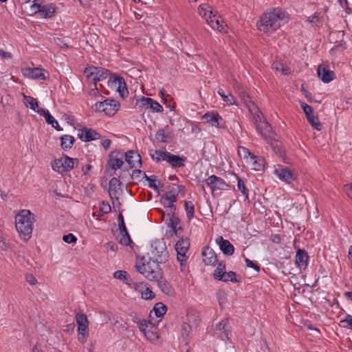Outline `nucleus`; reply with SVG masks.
Segmentation results:
<instances>
[{
    "label": "nucleus",
    "instance_id": "28",
    "mask_svg": "<svg viewBox=\"0 0 352 352\" xmlns=\"http://www.w3.org/2000/svg\"><path fill=\"white\" fill-rule=\"evenodd\" d=\"M157 281V286L162 293L170 296L175 294V289L169 282L161 278Z\"/></svg>",
    "mask_w": 352,
    "mask_h": 352
},
{
    "label": "nucleus",
    "instance_id": "25",
    "mask_svg": "<svg viewBox=\"0 0 352 352\" xmlns=\"http://www.w3.org/2000/svg\"><path fill=\"white\" fill-rule=\"evenodd\" d=\"M246 106L252 117L254 123L260 122V120L263 119L262 113L259 110L258 107L252 101L250 100L249 102L246 104Z\"/></svg>",
    "mask_w": 352,
    "mask_h": 352
},
{
    "label": "nucleus",
    "instance_id": "31",
    "mask_svg": "<svg viewBox=\"0 0 352 352\" xmlns=\"http://www.w3.org/2000/svg\"><path fill=\"white\" fill-rule=\"evenodd\" d=\"M250 161L252 162V169L255 170H261L265 166V160L261 157L252 155Z\"/></svg>",
    "mask_w": 352,
    "mask_h": 352
},
{
    "label": "nucleus",
    "instance_id": "53",
    "mask_svg": "<svg viewBox=\"0 0 352 352\" xmlns=\"http://www.w3.org/2000/svg\"><path fill=\"white\" fill-rule=\"evenodd\" d=\"M120 243L122 245H129L131 243H133L128 231L121 233Z\"/></svg>",
    "mask_w": 352,
    "mask_h": 352
},
{
    "label": "nucleus",
    "instance_id": "3",
    "mask_svg": "<svg viewBox=\"0 0 352 352\" xmlns=\"http://www.w3.org/2000/svg\"><path fill=\"white\" fill-rule=\"evenodd\" d=\"M34 217V214L29 210H22L16 215L15 226L20 237L24 241H28L32 236Z\"/></svg>",
    "mask_w": 352,
    "mask_h": 352
},
{
    "label": "nucleus",
    "instance_id": "2",
    "mask_svg": "<svg viewBox=\"0 0 352 352\" xmlns=\"http://www.w3.org/2000/svg\"><path fill=\"white\" fill-rule=\"evenodd\" d=\"M286 18V13L281 8L270 9L261 17L258 28L265 33L272 32L280 27V22Z\"/></svg>",
    "mask_w": 352,
    "mask_h": 352
},
{
    "label": "nucleus",
    "instance_id": "8",
    "mask_svg": "<svg viewBox=\"0 0 352 352\" xmlns=\"http://www.w3.org/2000/svg\"><path fill=\"white\" fill-rule=\"evenodd\" d=\"M168 217V222L167 223L168 227L171 228V230L168 232L170 236L173 234L179 237L181 232L183 231L182 226H179L180 223V219L177 216L175 212H167Z\"/></svg>",
    "mask_w": 352,
    "mask_h": 352
},
{
    "label": "nucleus",
    "instance_id": "30",
    "mask_svg": "<svg viewBox=\"0 0 352 352\" xmlns=\"http://www.w3.org/2000/svg\"><path fill=\"white\" fill-rule=\"evenodd\" d=\"M60 146L63 149L67 150L72 147L75 139L72 135H64L60 137Z\"/></svg>",
    "mask_w": 352,
    "mask_h": 352
},
{
    "label": "nucleus",
    "instance_id": "61",
    "mask_svg": "<svg viewBox=\"0 0 352 352\" xmlns=\"http://www.w3.org/2000/svg\"><path fill=\"white\" fill-rule=\"evenodd\" d=\"M111 210V206L108 203L102 201L100 204V212H102V214H108Z\"/></svg>",
    "mask_w": 352,
    "mask_h": 352
},
{
    "label": "nucleus",
    "instance_id": "62",
    "mask_svg": "<svg viewBox=\"0 0 352 352\" xmlns=\"http://www.w3.org/2000/svg\"><path fill=\"white\" fill-rule=\"evenodd\" d=\"M245 263H246V265L248 267H251V268H253L254 269L256 272H259L260 270V267L259 265L253 262L252 261L250 260L249 258H245Z\"/></svg>",
    "mask_w": 352,
    "mask_h": 352
},
{
    "label": "nucleus",
    "instance_id": "9",
    "mask_svg": "<svg viewBox=\"0 0 352 352\" xmlns=\"http://www.w3.org/2000/svg\"><path fill=\"white\" fill-rule=\"evenodd\" d=\"M254 125L256 131L264 140H269L274 138V133L270 124L265 120L263 119L254 123Z\"/></svg>",
    "mask_w": 352,
    "mask_h": 352
},
{
    "label": "nucleus",
    "instance_id": "1",
    "mask_svg": "<svg viewBox=\"0 0 352 352\" xmlns=\"http://www.w3.org/2000/svg\"><path fill=\"white\" fill-rule=\"evenodd\" d=\"M156 249L160 248V254L155 259L149 258L146 262L136 264L135 267L138 272L143 274L149 280H158L162 277V272L160 263H165L168 258L166 244L164 241L155 243Z\"/></svg>",
    "mask_w": 352,
    "mask_h": 352
},
{
    "label": "nucleus",
    "instance_id": "46",
    "mask_svg": "<svg viewBox=\"0 0 352 352\" xmlns=\"http://www.w3.org/2000/svg\"><path fill=\"white\" fill-rule=\"evenodd\" d=\"M185 210L187 213L188 218L190 220L194 217L195 206L190 201H186L184 202Z\"/></svg>",
    "mask_w": 352,
    "mask_h": 352
},
{
    "label": "nucleus",
    "instance_id": "57",
    "mask_svg": "<svg viewBox=\"0 0 352 352\" xmlns=\"http://www.w3.org/2000/svg\"><path fill=\"white\" fill-rule=\"evenodd\" d=\"M145 179L148 182V186L153 188L155 191H158V186L155 184V176L152 175L151 177L145 176Z\"/></svg>",
    "mask_w": 352,
    "mask_h": 352
},
{
    "label": "nucleus",
    "instance_id": "55",
    "mask_svg": "<svg viewBox=\"0 0 352 352\" xmlns=\"http://www.w3.org/2000/svg\"><path fill=\"white\" fill-rule=\"evenodd\" d=\"M342 327L352 329V316L346 315L344 320L340 321Z\"/></svg>",
    "mask_w": 352,
    "mask_h": 352
},
{
    "label": "nucleus",
    "instance_id": "5",
    "mask_svg": "<svg viewBox=\"0 0 352 352\" xmlns=\"http://www.w3.org/2000/svg\"><path fill=\"white\" fill-rule=\"evenodd\" d=\"M120 104L115 100L107 99L102 102H96L94 105L96 111L104 112L109 116H113L120 109Z\"/></svg>",
    "mask_w": 352,
    "mask_h": 352
},
{
    "label": "nucleus",
    "instance_id": "6",
    "mask_svg": "<svg viewBox=\"0 0 352 352\" xmlns=\"http://www.w3.org/2000/svg\"><path fill=\"white\" fill-rule=\"evenodd\" d=\"M189 247L190 241L187 237H182L175 244V250L177 253V259L182 266L186 264L188 259L186 252H188Z\"/></svg>",
    "mask_w": 352,
    "mask_h": 352
},
{
    "label": "nucleus",
    "instance_id": "43",
    "mask_svg": "<svg viewBox=\"0 0 352 352\" xmlns=\"http://www.w3.org/2000/svg\"><path fill=\"white\" fill-rule=\"evenodd\" d=\"M218 94L221 96L223 100L228 104H234L236 103L234 97L230 94H226L222 89L218 90Z\"/></svg>",
    "mask_w": 352,
    "mask_h": 352
},
{
    "label": "nucleus",
    "instance_id": "37",
    "mask_svg": "<svg viewBox=\"0 0 352 352\" xmlns=\"http://www.w3.org/2000/svg\"><path fill=\"white\" fill-rule=\"evenodd\" d=\"M218 280H221L223 282L231 281L232 283H239L240 281L238 278H236V273L232 271L225 272L223 274L222 278L220 277Z\"/></svg>",
    "mask_w": 352,
    "mask_h": 352
},
{
    "label": "nucleus",
    "instance_id": "44",
    "mask_svg": "<svg viewBox=\"0 0 352 352\" xmlns=\"http://www.w3.org/2000/svg\"><path fill=\"white\" fill-rule=\"evenodd\" d=\"M63 157L60 159H56L53 160L51 163L52 168L54 170L63 173Z\"/></svg>",
    "mask_w": 352,
    "mask_h": 352
},
{
    "label": "nucleus",
    "instance_id": "35",
    "mask_svg": "<svg viewBox=\"0 0 352 352\" xmlns=\"http://www.w3.org/2000/svg\"><path fill=\"white\" fill-rule=\"evenodd\" d=\"M198 12L199 15L206 20L208 19L209 15L213 14L211 7L207 3L200 5L198 8Z\"/></svg>",
    "mask_w": 352,
    "mask_h": 352
},
{
    "label": "nucleus",
    "instance_id": "41",
    "mask_svg": "<svg viewBox=\"0 0 352 352\" xmlns=\"http://www.w3.org/2000/svg\"><path fill=\"white\" fill-rule=\"evenodd\" d=\"M75 318H76V321L78 326H83L85 324L89 325V321L87 320V317L86 314H85L82 311L76 312Z\"/></svg>",
    "mask_w": 352,
    "mask_h": 352
},
{
    "label": "nucleus",
    "instance_id": "48",
    "mask_svg": "<svg viewBox=\"0 0 352 352\" xmlns=\"http://www.w3.org/2000/svg\"><path fill=\"white\" fill-rule=\"evenodd\" d=\"M273 69L280 71L281 73L284 75H287L290 73V68L286 66H284L282 63H274L273 64Z\"/></svg>",
    "mask_w": 352,
    "mask_h": 352
},
{
    "label": "nucleus",
    "instance_id": "27",
    "mask_svg": "<svg viewBox=\"0 0 352 352\" xmlns=\"http://www.w3.org/2000/svg\"><path fill=\"white\" fill-rule=\"evenodd\" d=\"M228 324V319L224 318L217 325V329L221 332V336L223 340L230 338L229 334L230 333V329Z\"/></svg>",
    "mask_w": 352,
    "mask_h": 352
},
{
    "label": "nucleus",
    "instance_id": "19",
    "mask_svg": "<svg viewBox=\"0 0 352 352\" xmlns=\"http://www.w3.org/2000/svg\"><path fill=\"white\" fill-rule=\"evenodd\" d=\"M113 276L117 279L122 280L126 285L130 287H133L135 289L142 285V283H133V280L130 278V276H129L127 272L124 270H118L115 272Z\"/></svg>",
    "mask_w": 352,
    "mask_h": 352
},
{
    "label": "nucleus",
    "instance_id": "52",
    "mask_svg": "<svg viewBox=\"0 0 352 352\" xmlns=\"http://www.w3.org/2000/svg\"><path fill=\"white\" fill-rule=\"evenodd\" d=\"M124 162L122 159L113 158L111 159L109 162V166L112 168V169L117 170L120 168L123 165Z\"/></svg>",
    "mask_w": 352,
    "mask_h": 352
},
{
    "label": "nucleus",
    "instance_id": "45",
    "mask_svg": "<svg viewBox=\"0 0 352 352\" xmlns=\"http://www.w3.org/2000/svg\"><path fill=\"white\" fill-rule=\"evenodd\" d=\"M226 270V264L223 262H219L217 269L214 270L213 276L216 280H219V278H222L223 274H224Z\"/></svg>",
    "mask_w": 352,
    "mask_h": 352
},
{
    "label": "nucleus",
    "instance_id": "21",
    "mask_svg": "<svg viewBox=\"0 0 352 352\" xmlns=\"http://www.w3.org/2000/svg\"><path fill=\"white\" fill-rule=\"evenodd\" d=\"M216 243L224 254L232 255L234 254V248L229 241L224 239L222 236H218L216 239Z\"/></svg>",
    "mask_w": 352,
    "mask_h": 352
},
{
    "label": "nucleus",
    "instance_id": "63",
    "mask_svg": "<svg viewBox=\"0 0 352 352\" xmlns=\"http://www.w3.org/2000/svg\"><path fill=\"white\" fill-rule=\"evenodd\" d=\"M63 240L67 243H75L77 239L73 234L70 233L67 235H64L63 237Z\"/></svg>",
    "mask_w": 352,
    "mask_h": 352
},
{
    "label": "nucleus",
    "instance_id": "22",
    "mask_svg": "<svg viewBox=\"0 0 352 352\" xmlns=\"http://www.w3.org/2000/svg\"><path fill=\"white\" fill-rule=\"evenodd\" d=\"M125 160L131 168L135 166V164H142L141 157L140 154L133 150L128 151L125 153Z\"/></svg>",
    "mask_w": 352,
    "mask_h": 352
},
{
    "label": "nucleus",
    "instance_id": "56",
    "mask_svg": "<svg viewBox=\"0 0 352 352\" xmlns=\"http://www.w3.org/2000/svg\"><path fill=\"white\" fill-rule=\"evenodd\" d=\"M163 197H164L166 200H168L173 204L177 200V195L175 191L173 190L166 192Z\"/></svg>",
    "mask_w": 352,
    "mask_h": 352
},
{
    "label": "nucleus",
    "instance_id": "58",
    "mask_svg": "<svg viewBox=\"0 0 352 352\" xmlns=\"http://www.w3.org/2000/svg\"><path fill=\"white\" fill-rule=\"evenodd\" d=\"M154 297V293L148 287L142 292V298L144 300H151Z\"/></svg>",
    "mask_w": 352,
    "mask_h": 352
},
{
    "label": "nucleus",
    "instance_id": "7",
    "mask_svg": "<svg viewBox=\"0 0 352 352\" xmlns=\"http://www.w3.org/2000/svg\"><path fill=\"white\" fill-rule=\"evenodd\" d=\"M201 119L204 122L208 123L212 126L223 129L226 128L225 120L217 111H208L202 116Z\"/></svg>",
    "mask_w": 352,
    "mask_h": 352
},
{
    "label": "nucleus",
    "instance_id": "4",
    "mask_svg": "<svg viewBox=\"0 0 352 352\" xmlns=\"http://www.w3.org/2000/svg\"><path fill=\"white\" fill-rule=\"evenodd\" d=\"M109 71L104 68L96 67H88L84 70V74L88 80L93 81L94 85H96L98 82L106 79L109 75Z\"/></svg>",
    "mask_w": 352,
    "mask_h": 352
},
{
    "label": "nucleus",
    "instance_id": "64",
    "mask_svg": "<svg viewBox=\"0 0 352 352\" xmlns=\"http://www.w3.org/2000/svg\"><path fill=\"white\" fill-rule=\"evenodd\" d=\"M43 5L42 4V0H34L32 5V8L34 10H41Z\"/></svg>",
    "mask_w": 352,
    "mask_h": 352
},
{
    "label": "nucleus",
    "instance_id": "54",
    "mask_svg": "<svg viewBox=\"0 0 352 352\" xmlns=\"http://www.w3.org/2000/svg\"><path fill=\"white\" fill-rule=\"evenodd\" d=\"M191 331V327L187 322H184L182 325V336L184 339L187 338Z\"/></svg>",
    "mask_w": 352,
    "mask_h": 352
},
{
    "label": "nucleus",
    "instance_id": "47",
    "mask_svg": "<svg viewBox=\"0 0 352 352\" xmlns=\"http://www.w3.org/2000/svg\"><path fill=\"white\" fill-rule=\"evenodd\" d=\"M122 77L120 76H117L116 74H111L108 80V85L112 89L117 90L118 86V82L120 79H122Z\"/></svg>",
    "mask_w": 352,
    "mask_h": 352
},
{
    "label": "nucleus",
    "instance_id": "23",
    "mask_svg": "<svg viewBox=\"0 0 352 352\" xmlns=\"http://www.w3.org/2000/svg\"><path fill=\"white\" fill-rule=\"evenodd\" d=\"M56 10L55 4L48 3L43 5L41 10H35L34 13H40L43 18L47 19L54 16Z\"/></svg>",
    "mask_w": 352,
    "mask_h": 352
},
{
    "label": "nucleus",
    "instance_id": "20",
    "mask_svg": "<svg viewBox=\"0 0 352 352\" xmlns=\"http://www.w3.org/2000/svg\"><path fill=\"white\" fill-rule=\"evenodd\" d=\"M120 190H121L120 181L116 177L111 178L109 183V194L111 199L118 200V195Z\"/></svg>",
    "mask_w": 352,
    "mask_h": 352
},
{
    "label": "nucleus",
    "instance_id": "34",
    "mask_svg": "<svg viewBox=\"0 0 352 352\" xmlns=\"http://www.w3.org/2000/svg\"><path fill=\"white\" fill-rule=\"evenodd\" d=\"M168 151H166L164 148L162 150H151L150 155L153 160H155L157 162H160L161 161L165 160V155L167 154Z\"/></svg>",
    "mask_w": 352,
    "mask_h": 352
},
{
    "label": "nucleus",
    "instance_id": "60",
    "mask_svg": "<svg viewBox=\"0 0 352 352\" xmlns=\"http://www.w3.org/2000/svg\"><path fill=\"white\" fill-rule=\"evenodd\" d=\"M149 325H151V323L150 322L146 321V320H140L138 322V327L140 330L144 333H145V331H147L146 329L148 327Z\"/></svg>",
    "mask_w": 352,
    "mask_h": 352
},
{
    "label": "nucleus",
    "instance_id": "32",
    "mask_svg": "<svg viewBox=\"0 0 352 352\" xmlns=\"http://www.w3.org/2000/svg\"><path fill=\"white\" fill-rule=\"evenodd\" d=\"M88 328H89L88 324H85L83 326H78V329H77L78 333V339L82 344L85 343L87 340V338L89 336Z\"/></svg>",
    "mask_w": 352,
    "mask_h": 352
},
{
    "label": "nucleus",
    "instance_id": "16",
    "mask_svg": "<svg viewBox=\"0 0 352 352\" xmlns=\"http://www.w3.org/2000/svg\"><path fill=\"white\" fill-rule=\"evenodd\" d=\"M203 261L206 265H215L217 262V256L214 251L209 247H205L201 253Z\"/></svg>",
    "mask_w": 352,
    "mask_h": 352
},
{
    "label": "nucleus",
    "instance_id": "10",
    "mask_svg": "<svg viewBox=\"0 0 352 352\" xmlns=\"http://www.w3.org/2000/svg\"><path fill=\"white\" fill-rule=\"evenodd\" d=\"M274 172L281 181L287 184H290L296 179L294 172L287 167L279 166Z\"/></svg>",
    "mask_w": 352,
    "mask_h": 352
},
{
    "label": "nucleus",
    "instance_id": "59",
    "mask_svg": "<svg viewBox=\"0 0 352 352\" xmlns=\"http://www.w3.org/2000/svg\"><path fill=\"white\" fill-rule=\"evenodd\" d=\"M300 107L303 109V111L306 117L309 115L312 114L314 112L313 108L305 102H300Z\"/></svg>",
    "mask_w": 352,
    "mask_h": 352
},
{
    "label": "nucleus",
    "instance_id": "39",
    "mask_svg": "<svg viewBox=\"0 0 352 352\" xmlns=\"http://www.w3.org/2000/svg\"><path fill=\"white\" fill-rule=\"evenodd\" d=\"M306 118L314 129L318 131H320L322 129V124L319 121L318 118L315 116L314 113L307 116Z\"/></svg>",
    "mask_w": 352,
    "mask_h": 352
},
{
    "label": "nucleus",
    "instance_id": "36",
    "mask_svg": "<svg viewBox=\"0 0 352 352\" xmlns=\"http://www.w3.org/2000/svg\"><path fill=\"white\" fill-rule=\"evenodd\" d=\"M116 91L118 92L119 95L122 98H126L129 94L128 89L123 77L122 79H120V81L118 82V86Z\"/></svg>",
    "mask_w": 352,
    "mask_h": 352
},
{
    "label": "nucleus",
    "instance_id": "17",
    "mask_svg": "<svg viewBox=\"0 0 352 352\" xmlns=\"http://www.w3.org/2000/svg\"><path fill=\"white\" fill-rule=\"evenodd\" d=\"M80 132L78 134V138L85 142H90L100 138V134L93 129L83 127L81 129Z\"/></svg>",
    "mask_w": 352,
    "mask_h": 352
},
{
    "label": "nucleus",
    "instance_id": "49",
    "mask_svg": "<svg viewBox=\"0 0 352 352\" xmlns=\"http://www.w3.org/2000/svg\"><path fill=\"white\" fill-rule=\"evenodd\" d=\"M144 334L152 342H157L160 338L157 332L155 331L148 330Z\"/></svg>",
    "mask_w": 352,
    "mask_h": 352
},
{
    "label": "nucleus",
    "instance_id": "12",
    "mask_svg": "<svg viewBox=\"0 0 352 352\" xmlns=\"http://www.w3.org/2000/svg\"><path fill=\"white\" fill-rule=\"evenodd\" d=\"M206 182L212 192L216 190H224L229 187V185L222 178L214 175L208 177Z\"/></svg>",
    "mask_w": 352,
    "mask_h": 352
},
{
    "label": "nucleus",
    "instance_id": "18",
    "mask_svg": "<svg viewBox=\"0 0 352 352\" xmlns=\"http://www.w3.org/2000/svg\"><path fill=\"white\" fill-rule=\"evenodd\" d=\"M317 73L318 77L324 83H329L336 77V74L333 71L329 70L323 65L318 66Z\"/></svg>",
    "mask_w": 352,
    "mask_h": 352
},
{
    "label": "nucleus",
    "instance_id": "26",
    "mask_svg": "<svg viewBox=\"0 0 352 352\" xmlns=\"http://www.w3.org/2000/svg\"><path fill=\"white\" fill-rule=\"evenodd\" d=\"M155 138L159 142L170 143L173 140V135L168 130L160 129L155 133Z\"/></svg>",
    "mask_w": 352,
    "mask_h": 352
},
{
    "label": "nucleus",
    "instance_id": "15",
    "mask_svg": "<svg viewBox=\"0 0 352 352\" xmlns=\"http://www.w3.org/2000/svg\"><path fill=\"white\" fill-rule=\"evenodd\" d=\"M164 155L166 157L164 161L168 163L173 168H180L185 166L184 162L186 160L185 157L175 155L169 152Z\"/></svg>",
    "mask_w": 352,
    "mask_h": 352
},
{
    "label": "nucleus",
    "instance_id": "29",
    "mask_svg": "<svg viewBox=\"0 0 352 352\" xmlns=\"http://www.w3.org/2000/svg\"><path fill=\"white\" fill-rule=\"evenodd\" d=\"M77 158H72L69 156L63 157V172H68L72 170L78 164Z\"/></svg>",
    "mask_w": 352,
    "mask_h": 352
},
{
    "label": "nucleus",
    "instance_id": "11",
    "mask_svg": "<svg viewBox=\"0 0 352 352\" xmlns=\"http://www.w3.org/2000/svg\"><path fill=\"white\" fill-rule=\"evenodd\" d=\"M140 106L146 109H151L152 112L161 113L164 111L162 106L151 98L142 96L140 100Z\"/></svg>",
    "mask_w": 352,
    "mask_h": 352
},
{
    "label": "nucleus",
    "instance_id": "38",
    "mask_svg": "<svg viewBox=\"0 0 352 352\" xmlns=\"http://www.w3.org/2000/svg\"><path fill=\"white\" fill-rule=\"evenodd\" d=\"M153 311H155V316L157 318H160L166 313L167 307L164 303L157 302L155 305Z\"/></svg>",
    "mask_w": 352,
    "mask_h": 352
},
{
    "label": "nucleus",
    "instance_id": "14",
    "mask_svg": "<svg viewBox=\"0 0 352 352\" xmlns=\"http://www.w3.org/2000/svg\"><path fill=\"white\" fill-rule=\"evenodd\" d=\"M208 25L214 30H217L220 32H226L227 25L224 24L223 21L220 16H217L215 14L208 16L206 20Z\"/></svg>",
    "mask_w": 352,
    "mask_h": 352
},
{
    "label": "nucleus",
    "instance_id": "42",
    "mask_svg": "<svg viewBox=\"0 0 352 352\" xmlns=\"http://www.w3.org/2000/svg\"><path fill=\"white\" fill-rule=\"evenodd\" d=\"M236 179H237V182H238L237 187H238L239 190H240L241 192L243 195L245 197V199H248V195H249L248 188L246 187V186L244 184V182L243 181V179L241 178L236 176Z\"/></svg>",
    "mask_w": 352,
    "mask_h": 352
},
{
    "label": "nucleus",
    "instance_id": "13",
    "mask_svg": "<svg viewBox=\"0 0 352 352\" xmlns=\"http://www.w3.org/2000/svg\"><path fill=\"white\" fill-rule=\"evenodd\" d=\"M24 76H28L30 78L35 80H45L47 78L45 73L47 74L44 69L36 67V68H25L22 70Z\"/></svg>",
    "mask_w": 352,
    "mask_h": 352
},
{
    "label": "nucleus",
    "instance_id": "50",
    "mask_svg": "<svg viewBox=\"0 0 352 352\" xmlns=\"http://www.w3.org/2000/svg\"><path fill=\"white\" fill-rule=\"evenodd\" d=\"M161 202L168 209V212H175L176 206L168 200H166L164 197H162Z\"/></svg>",
    "mask_w": 352,
    "mask_h": 352
},
{
    "label": "nucleus",
    "instance_id": "24",
    "mask_svg": "<svg viewBox=\"0 0 352 352\" xmlns=\"http://www.w3.org/2000/svg\"><path fill=\"white\" fill-rule=\"evenodd\" d=\"M295 258L298 267L302 269L307 267L309 256L305 250L299 249L296 252Z\"/></svg>",
    "mask_w": 352,
    "mask_h": 352
},
{
    "label": "nucleus",
    "instance_id": "33",
    "mask_svg": "<svg viewBox=\"0 0 352 352\" xmlns=\"http://www.w3.org/2000/svg\"><path fill=\"white\" fill-rule=\"evenodd\" d=\"M23 99H24V104L27 107H30V109H33L34 111L37 113L38 109H40L38 107V104L34 98L26 96L23 94Z\"/></svg>",
    "mask_w": 352,
    "mask_h": 352
},
{
    "label": "nucleus",
    "instance_id": "40",
    "mask_svg": "<svg viewBox=\"0 0 352 352\" xmlns=\"http://www.w3.org/2000/svg\"><path fill=\"white\" fill-rule=\"evenodd\" d=\"M37 113L41 116H43L45 118L46 122L51 125H54L56 121L47 109H38Z\"/></svg>",
    "mask_w": 352,
    "mask_h": 352
},
{
    "label": "nucleus",
    "instance_id": "51",
    "mask_svg": "<svg viewBox=\"0 0 352 352\" xmlns=\"http://www.w3.org/2000/svg\"><path fill=\"white\" fill-rule=\"evenodd\" d=\"M238 153L240 155L241 157L243 158H250V160L252 158V155H254V153H252L249 149H248L245 147L243 146H239L238 148Z\"/></svg>",
    "mask_w": 352,
    "mask_h": 352
}]
</instances>
